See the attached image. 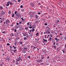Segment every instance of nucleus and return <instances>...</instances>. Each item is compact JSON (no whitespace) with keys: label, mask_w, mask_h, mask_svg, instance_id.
Instances as JSON below:
<instances>
[{"label":"nucleus","mask_w":66,"mask_h":66,"mask_svg":"<svg viewBox=\"0 0 66 66\" xmlns=\"http://www.w3.org/2000/svg\"><path fill=\"white\" fill-rule=\"evenodd\" d=\"M14 15H15V14H14V13H13L12 15V17L13 18H14Z\"/></svg>","instance_id":"f8f14e48"},{"label":"nucleus","mask_w":66,"mask_h":66,"mask_svg":"<svg viewBox=\"0 0 66 66\" xmlns=\"http://www.w3.org/2000/svg\"><path fill=\"white\" fill-rule=\"evenodd\" d=\"M14 31L15 32H17V30H16V29H15Z\"/></svg>","instance_id":"4d7b16f0"},{"label":"nucleus","mask_w":66,"mask_h":66,"mask_svg":"<svg viewBox=\"0 0 66 66\" xmlns=\"http://www.w3.org/2000/svg\"><path fill=\"white\" fill-rule=\"evenodd\" d=\"M3 63H2L1 64H0V66H3Z\"/></svg>","instance_id":"6ab92c4d"},{"label":"nucleus","mask_w":66,"mask_h":66,"mask_svg":"<svg viewBox=\"0 0 66 66\" xmlns=\"http://www.w3.org/2000/svg\"><path fill=\"white\" fill-rule=\"evenodd\" d=\"M10 4H11V5H12L13 4H12V3H10Z\"/></svg>","instance_id":"49530a36"},{"label":"nucleus","mask_w":66,"mask_h":66,"mask_svg":"<svg viewBox=\"0 0 66 66\" xmlns=\"http://www.w3.org/2000/svg\"><path fill=\"white\" fill-rule=\"evenodd\" d=\"M50 39H49L50 41H51V40H52V38L50 37Z\"/></svg>","instance_id":"aec40b11"},{"label":"nucleus","mask_w":66,"mask_h":66,"mask_svg":"<svg viewBox=\"0 0 66 66\" xmlns=\"http://www.w3.org/2000/svg\"><path fill=\"white\" fill-rule=\"evenodd\" d=\"M41 65H44V63H41Z\"/></svg>","instance_id":"8fccbe9b"},{"label":"nucleus","mask_w":66,"mask_h":66,"mask_svg":"<svg viewBox=\"0 0 66 66\" xmlns=\"http://www.w3.org/2000/svg\"><path fill=\"white\" fill-rule=\"evenodd\" d=\"M30 24V22H28L27 24V25H28V27H29V25Z\"/></svg>","instance_id":"a211bd4d"},{"label":"nucleus","mask_w":66,"mask_h":66,"mask_svg":"<svg viewBox=\"0 0 66 66\" xmlns=\"http://www.w3.org/2000/svg\"><path fill=\"white\" fill-rule=\"evenodd\" d=\"M43 40L44 41L43 42H45V39H44Z\"/></svg>","instance_id":"4c0bfd02"},{"label":"nucleus","mask_w":66,"mask_h":66,"mask_svg":"<svg viewBox=\"0 0 66 66\" xmlns=\"http://www.w3.org/2000/svg\"><path fill=\"white\" fill-rule=\"evenodd\" d=\"M64 47H65V48H66V44L65 45Z\"/></svg>","instance_id":"774afa93"},{"label":"nucleus","mask_w":66,"mask_h":66,"mask_svg":"<svg viewBox=\"0 0 66 66\" xmlns=\"http://www.w3.org/2000/svg\"><path fill=\"white\" fill-rule=\"evenodd\" d=\"M46 28L47 31H48V30H49V29H50L49 27H46Z\"/></svg>","instance_id":"9d476101"},{"label":"nucleus","mask_w":66,"mask_h":66,"mask_svg":"<svg viewBox=\"0 0 66 66\" xmlns=\"http://www.w3.org/2000/svg\"><path fill=\"white\" fill-rule=\"evenodd\" d=\"M7 45H8V46H10V44L9 43H7Z\"/></svg>","instance_id":"3c124183"},{"label":"nucleus","mask_w":66,"mask_h":66,"mask_svg":"<svg viewBox=\"0 0 66 66\" xmlns=\"http://www.w3.org/2000/svg\"><path fill=\"white\" fill-rule=\"evenodd\" d=\"M20 1H21V0H18V2H20Z\"/></svg>","instance_id":"58836bf2"},{"label":"nucleus","mask_w":66,"mask_h":66,"mask_svg":"<svg viewBox=\"0 0 66 66\" xmlns=\"http://www.w3.org/2000/svg\"><path fill=\"white\" fill-rule=\"evenodd\" d=\"M7 4H6V6H9V2H7Z\"/></svg>","instance_id":"ddd939ff"},{"label":"nucleus","mask_w":66,"mask_h":66,"mask_svg":"<svg viewBox=\"0 0 66 66\" xmlns=\"http://www.w3.org/2000/svg\"><path fill=\"white\" fill-rule=\"evenodd\" d=\"M42 61H43V60L41 59L39 60H36V61H37V63H41V62H42Z\"/></svg>","instance_id":"f03ea898"},{"label":"nucleus","mask_w":66,"mask_h":66,"mask_svg":"<svg viewBox=\"0 0 66 66\" xmlns=\"http://www.w3.org/2000/svg\"><path fill=\"white\" fill-rule=\"evenodd\" d=\"M22 23V22L20 21L19 22L20 24H21V23Z\"/></svg>","instance_id":"de8ad7c7"},{"label":"nucleus","mask_w":66,"mask_h":66,"mask_svg":"<svg viewBox=\"0 0 66 66\" xmlns=\"http://www.w3.org/2000/svg\"><path fill=\"white\" fill-rule=\"evenodd\" d=\"M13 52L14 53H16V52H17V50H14Z\"/></svg>","instance_id":"4468645a"},{"label":"nucleus","mask_w":66,"mask_h":66,"mask_svg":"<svg viewBox=\"0 0 66 66\" xmlns=\"http://www.w3.org/2000/svg\"><path fill=\"white\" fill-rule=\"evenodd\" d=\"M56 46H54L53 47H54V49H56Z\"/></svg>","instance_id":"cd10ccee"},{"label":"nucleus","mask_w":66,"mask_h":66,"mask_svg":"<svg viewBox=\"0 0 66 66\" xmlns=\"http://www.w3.org/2000/svg\"><path fill=\"white\" fill-rule=\"evenodd\" d=\"M48 31H46L45 32V33H46V34H47V33H48Z\"/></svg>","instance_id":"5fc2aeb1"},{"label":"nucleus","mask_w":66,"mask_h":66,"mask_svg":"<svg viewBox=\"0 0 66 66\" xmlns=\"http://www.w3.org/2000/svg\"><path fill=\"white\" fill-rule=\"evenodd\" d=\"M24 49L25 50H27V48L26 47L24 48Z\"/></svg>","instance_id":"a18cd8bd"},{"label":"nucleus","mask_w":66,"mask_h":66,"mask_svg":"<svg viewBox=\"0 0 66 66\" xmlns=\"http://www.w3.org/2000/svg\"><path fill=\"white\" fill-rule=\"evenodd\" d=\"M19 28V27L18 26H15L16 29H18V28Z\"/></svg>","instance_id":"dca6fc26"},{"label":"nucleus","mask_w":66,"mask_h":66,"mask_svg":"<svg viewBox=\"0 0 66 66\" xmlns=\"http://www.w3.org/2000/svg\"><path fill=\"white\" fill-rule=\"evenodd\" d=\"M15 18L16 19H18L19 18V16H18L16 15L15 16Z\"/></svg>","instance_id":"6e6552de"},{"label":"nucleus","mask_w":66,"mask_h":66,"mask_svg":"<svg viewBox=\"0 0 66 66\" xmlns=\"http://www.w3.org/2000/svg\"><path fill=\"white\" fill-rule=\"evenodd\" d=\"M2 33H3L4 34H5V31H4L3 32H2Z\"/></svg>","instance_id":"a878e982"},{"label":"nucleus","mask_w":66,"mask_h":66,"mask_svg":"<svg viewBox=\"0 0 66 66\" xmlns=\"http://www.w3.org/2000/svg\"><path fill=\"white\" fill-rule=\"evenodd\" d=\"M0 8L1 10H2L3 9V7L2 6L0 7Z\"/></svg>","instance_id":"b1692460"},{"label":"nucleus","mask_w":66,"mask_h":66,"mask_svg":"<svg viewBox=\"0 0 66 66\" xmlns=\"http://www.w3.org/2000/svg\"><path fill=\"white\" fill-rule=\"evenodd\" d=\"M41 59H44V57H42V58H41Z\"/></svg>","instance_id":"052dcab7"},{"label":"nucleus","mask_w":66,"mask_h":66,"mask_svg":"<svg viewBox=\"0 0 66 66\" xmlns=\"http://www.w3.org/2000/svg\"><path fill=\"white\" fill-rule=\"evenodd\" d=\"M61 51H63V53H64L65 52V51H64L63 50H62Z\"/></svg>","instance_id":"ea45409f"},{"label":"nucleus","mask_w":66,"mask_h":66,"mask_svg":"<svg viewBox=\"0 0 66 66\" xmlns=\"http://www.w3.org/2000/svg\"><path fill=\"white\" fill-rule=\"evenodd\" d=\"M48 34L50 33V31H48Z\"/></svg>","instance_id":"338daca9"},{"label":"nucleus","mask_w":66,"mask_h":66,"mask_svg":"<svg viewBox=\"0 0 66 66\" xmlns=\"http://www.w3.org/2000/svg\"><path fill=\"white\" fill-rule=\"evenodd\" d=\"M47 59H49V56H47Z\"/></svg>","instance_id":"79ce46f5"},{"label":"nucleus","mask_w":66,"mask_h":66,"mask_svg":"<svg viewBox=\"0 0 66 66\" xmlns=\"http://www.w3.org/2000/svg\"><path fill=\"white\" fill-rule=\"evenodd\" d=\"M31 32H32V29L28 30V33L30 34V33H31Z\"/></svg>","instance_id":"0eeeda50"},{"label":"nucleus","mask_w":66,"mask_h":66,"mask_svg":"<svg viewBox=\"0 0 66 66\" xmlns=\"http://www.w3.org/2000/svg\"><path fill=\"white\" fill-rule=\"evenodd\" d=\"M13 33H12L10 35V36H11L12 37V36H13Z\"/></svg>","instance_id":"412c9836"},{"label":"nucleus","mask_w":66,"mask_h":66,"mask_svg":"<svg viewBox=\"0 0 66 66\" xmlns=\"http://www.w3.org/2000/svg\"><path fill=\"white\" fill-rule=\"evenodd\" d=\"M41 14V13H40V12H39L38 13V14Z\"/></svg>","instance_id":"bf43d9fd"},{"label":"nucleus","mask_w":66,"mask_h":66,"mask_svg":"<svg viewBox=\"0 0 66 66\" xmlns=\"http://www.w3.org/2000/svg\"><path fill=\"white\" fill-rule=\"evenodd\" d=\"M24 40H26V39H27V38L26 37H24L23 38Z\"/></svg>","instance_id":"393cba45"},{"label":"nucleus","mask_w":66,"mask_h":66,"mask_svg":"<svg viewBox=\"0 0 66 66\" xmlns=\"http://www.w3.org/2000/svg\"><path fill=\"white\" fill-rule=\"evenodd\" d=\"M44 24L45 25V26H47V24L46 23H45Z\"/></svg>","instance_id":"c03bdc74"},{"label":"nucleus","mask_w":66,"mask_h":66,"mask_svg":"<svg viewBox=\"0 0 66 66\" xmlns=\"http://www.w3.org/2000/svg\"><path fill=\"white\" fill-rule=\"evenodd\" d=\"M20 7H21V8H22V7H23V6H22V5H21L20 6Z\"/></svg>","instance_id":"e433bc0d"},{"label":"nucleus","mask_w":66,"mask_h":66,"mask_svg":"<svg viewBox=\"0 0 66 66\" xmlns=\"http://www.w3.org/2000/svg\"><path fill=\"white\" fill-rule=\"evenodd\" d=\"M13 63H14V62H15V61L14 60H13Z\"/></svg>","instance_id":"69168bd1"},{"label":"nucleus","mask_w":66,"mask_h":66,"mask_svg":"<svg viewBox=\"0 0 66 66\" xmlns=\"http://www.w3.org/2000/svg\"><path fill=\"white\" fill-rule=\"evenodd\" d=\"M55 40H57V38H55Z\"/></svg>","instance_id":"680f3d73"},{"label":"nucleus","mask_w":66,"mask_h":66,"mask_svg":"<svg viewBox=\"0 0 66 66\" xmlns=\"http://www.w3.org/2000/svg\"><path fill=\"white\" fill-rule=\"evenodd\" d=\"M53 45H55V42L54 43Z\"/></svg>","instance_id":"603ef678"},{"label":"nucleus","mask_w":66,"mask_h":66,"mask_svg":"<svg viewBox=\"0 0 66 66\" xmlns=\"http://www.w3.org/2000/svg\"><path fill=\"white\" fill-rule=\"evenodd\" d=\"M24 9H22V10H21V11L22 12H24Z\"/></svg>","instance_id":"f704fd0d"},{"label":"nucleus","mask_w":66,"mask_h":66,"mask_svg":"<svg viewBox=\"0 0 66 66\" xmlns=\"http://www.w3.org/2000/svg\"><path fill=\"white\" fill-rule=\"evenodd\" d=\"M10 20H6V24H7V23H10Z\"/></svg>","instance_id":"20e7f679"},{"label":"nucleus","mask_w":66,"mask_h":66,"mask_svg":"<svg viewBox=\"0 0 66 66\" xmlns=\"http://www.w3.org/2000/svg\"><path fill=\"white\" fill-rule=\"evenodd\" d=\"M17 60H19V61H22V59H21V57H19L17 59Z\"/></svg>","instance_id":"7ed1b4c3"},{"label":"nucleus","mask_w":66,"mask_h":66,"mask_svg":"<svg viewBox=\"0 0 66 66\" xmlns=\"http://www.w3.org/2000/svg\"><path fill=\"white\" fill-rule=\"evenodd\" d=\"M35 31V29H32V32H34V31Z\"/></svg>","instance_id":"f3484780"},{"label":"nucleus","mask_w":66,"mask_h":66,"mask_svg":"<svg viewBox=\"0 0 66 66\" xmlns=\"http://www.w3.org/2000/svg\"><path fill=\"white\" fill-rule=\"evenodd\" d=\"M38 22V21H37L36 22H35V23L36 24H37V23Z\"/></svg>","instance_id":"72a5a7b5"},{"label":"nucleus","mask_w":66,"mask_h":66,"mask_svg":"<svg viewBox=\"0 0 66 66\" xmlns=\"http://www.w3.org/2000/svg\"><path fill=\"white\" fill-rule=\"evenodd\" d=\"M2 20L3 21H4V18H2Z\"/></svg>","instance_id":"2f4dec72"},{"label":"nucleus","mask_w":66,"mask_h":66,"mask_svg":"<svg viewBox=\"0 0 66 66\" xmlns=\"http://www.w3.org/2000/svg\"><path fill=\"white\" fill-rule=\"evenodd\" d=\"M1 13L2 15H4L5 14V12L3 11V10H2L1 11Z\"/></svg>","instance_id":"423d86ee"},{"label":"nucleus","mask_w":66,"mask_h":66,"mask_svg":"<svg viewBox=\"0 0 66 66\" xmlns=\"http://www.w3.org/2000/svg\"><path fill=\"white\" fill-rule=\"evenodd\" d=\"M20 61H19V60H18L17 59L15 62L16 64V65H19V64L20 63Z\"/></svg>","instance_id":"f257e3e1"},{"label":"nucleus","mask_w":66,"mask_h":66,"mask_svg":"<svg viewBox=\"0 0 66 66\" xmlns=\"http://www.w3.org/2000/svg\"><path fill=\"white\" fill-rule=\"evenodd\" d=\"M32 27H29V28H30V29H31V28H32Z\"/></svg>","instance_id":"09e8293b"},{"label":"nucleus","mask_w":66,"mask_h":66,"mask_svg":"<svg viewBox=\"0 0 66 66\" xmlns=\"http://www.w3.org/2000/svg\"><path fill=\"white\" fill-rule=\"evenodd\" d=\"M12 55H14V53H13L12 52Z\"/></svg>","instance_id":"6e6d98bb"},{"label":"nucleus","mask_w":66,"mask_h":66,"mask_svg":"<svg viewBox=\"0 0 66 66\" xmlns=\"http://www.w3.org/2000/svg\"><path fill=\"white\" fill-rule=\"evenodd\" d=\"M19 39V38L18 37H17L16 38V39L18 40V39Z\"/></svg>","instance_id":"7c9ffc66"},{"label":"nucleus","mask_w":66,"mask_h":66,"mask_svg":"<svg viewBox=\"0 0 66 66\" xmlns=\"http://www.w3.org/2000/svg\"><path fill=\"white\" fill-rule=\"evenodd\" d=\"M22 34L23 35V36H27V33L26 32H24V33H23Z\"/></svg>","instance_id":"39448f33"},{"label":"nucleus","mask_w":66,"mask_h":66,"mask_svg":"<svg viewBox=\"0 0 66 66\" xmlns=\"http://www.w3.org/2000/svg\"><path fill=\"white\" fill-rule=\"evenodd\" d=\"M16 33L17 34H19V32H16Z\"/></svg>","instance_id":"e2e57ef3"},{"label":"nucleus","mask_w":66,"mask_h":66,"mask_svg":"<svg viewBox=\"0 0 66 66\" xmlns=\"http://www.w3.org/2000/svg\"><path fill=\"white\" fill-rule=\"evenodd\" d=\"M31 4H32L31 5V6H33L34 5V4H33V3H31Z\"/></svg>","instance_id":"bb28decb"},{"label":"nucleus","mask_w":66,"mask_h":66,"mask_svg":"<svg viewBox=\"0 0 66 66\" xmlns=\"http://www.w3.org/2000/svg\"><path fill=\"white\" fill-rule=\"evenodd\" d=\"M19 43L21 45H22V42H20Z\"/></svg>","instance_id":"473e14b6"},{"label":"nucleus","mask_w":66,"mask_h":66,"mask_svg":"<svg viewBox=\"0 0 66 66\" xmlns=\"http://www.w3.org/2000/svg\"><path fill=\"white\" fill-rule=\"evenodd\" d=\"M35 17L36 18V19H37V18H38V16H37V15H36L35 16Z\"/></svg>","instance_id":"2eb2a0df"},{"label":"nucleus","mask_w":66,"mask_h":66,"mask_svg":"<svg viewBox=\"0 0 66 66\" xmlns=\"http://www.w3.org/2000/svg\"><path fill=\"white\" fill-rule=\"evenodd\" d=\"M17 13V11H15V12H14V14L15 15H16V13Z\"/></svg>","instance_id":"c85d7f7f"},{"label":"nucleus","mask_w":66,"mask_h":66,"mask_svg":"<svg viewBox=\"0 0 66 66\" xmlns=\"http://www.w3.org/2000/svg\"><path fill=\"white\" fill-rule=\"evenodd\" d=\"M50 35L51 36L50 37H52V34H50Z\"/></svg>","instance_id":"c9c22d12"},{"label":"nucleus","mask_w":66,"mask_h":66,"mask_svg":"<svg viewBox=\"0 0 66 66\" xmlns=\"http://www.w3.org/2000/svg\"><path fill=\"white\" fill-rule=\"evenodd\" d=\"M38 34H39V33H37L36 34V36H38Z\"/></svg>","instance_id":"4be33fe9"},{"label":"nucleus","mask_w":66,"mask_h":66,"mask_svg":"<svg viewBox=\"0 0 66 66\" xmlns=\"http://www.w3.org/2000/svg\"><path fill=\"white\" fill-rule=\"evenodd\" d=\"M16 24L17 25H19V24L18 23H16Z\"/></svg>","instance_id":"0e129e2a"},{"label":"nucleus","mask_w":66,"mask_h":66,"mask_svg":"<svg viewBox=\"0 0 66 66\" xmlns=\"http://www.w3.org/2000/svg\"><path fill=\"white\" fill-rule=\"evenodd\" d=\"M6 60H8V61H10V58H6Z\"/></svg>","instance_id":"1a4fd4ad"},{"label":"nucleus","mask_w":66,"mask_h":66,"mask_svg":"<svg viewBox=\"0 0 66 66\" xmlns=\"http://www.w3.org/2000/svg\"><path fill=\"white\" fill-rule=\"evenodd\" d=\"M11 12L10 11L8 13L9 14H11Z\"/></svg>","instance_id":"c756f323"},{"label":"nucleus","mask_w":66,"mask_h":66,"mask_svg":"<svg viewBox=\"0 0 66 66\" xmlns=\"http://www.w3.org/2000/svg\"><path fill=\"white\" fill-rule=\"evenodd\" d=\"M16 43H17L16 42H15V43L14 44V45H16Z\"/></svg>","instance_id":"864d4df0"},{"label":"nucleus","mask_w":66,"mask_h":66,"mask_svg":"<svg viewBox=\"0 0 66 66\" xmlns=\"http://www.w3.org/2000/svg\"><path fill=\"white\" fill-rule=\"evenodd\" d=\"M10 48L11 49H12V48H13V47L11 46H10Z\"/></svg>","instance_id":"a19ab883"},{"label":"nucleus","mask_w":66,"mask_h":66,"mask_svg":"<svg viewBox=\"0 0 66 66\" xmlns=\"http://www.w3.org/2000/svg\"><path fill=\"white\" fill-rule=\"evenodd\" d=\"M26 28H27V30H29V29H28V28H29V27H27Z\"/></svg>","instance_id":"13d9d810"},{"label":"nucleus","mask_w":66,"mask_h":66,"mask_svg":"<svg viewBox=\"0 0 66 66\" xmlns=\"http://www.w3.org/2000/svg\"><path fill=\"white\" fill-rule=\"evenodd\" d=\"M26 52V51L25 50L24 51V52H23L24 53H25Z\"/></svg>","instance_id":"37998d69"},{"label":"nucleus","mask_w":66,"mask_h":66,"mask_svg":"<svg viewBox=\"0 0 66 66\" xmlns=\"http://www.w3.org/2000/svg\"><path fill=\"white\" fill-rule=\"evenodd\" d=\"M30 34V37H32V36H33V35L32 34Z\"/></svg>","instance_id":"5701e85b"},{"label":"nucleus","mask_w":66,"mask_h":66,"mask_svg":"<svg viewBox=\"0 0 66 66\" xmlns=\"http://www.w3.org/2000/svg\"><path fill=\"white\" fill-rule=\"evenodd\" d=\"M16 15L17 16H20V14L19 13H18L16 14Z\"/></svg>","instance_id":"9b49d317"}]
</instances>
